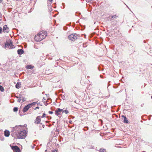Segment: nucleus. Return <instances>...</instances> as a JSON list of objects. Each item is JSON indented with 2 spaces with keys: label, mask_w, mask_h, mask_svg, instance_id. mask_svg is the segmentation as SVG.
<instances>
[{
  "label": "nucleus",
  "mask_w": 152,
  "mask_h": 152,
  "mask_svg": "<svg viewBox=\"0 0 152 152\" xmlns=\"http://www.w3.org/2000/svg\"><path fill=\"white\" fill-rule=\"evenodd\" d=\"M111 16V17L112 19L113 18H115L116 17V16L115 15Z\"/></svg>",
  "instance_id": "473e14b6"
},
{
  "label": "nucleus",
  "mask_w": 152,
  "mask_h": 152,
  "mask_svg": "<svg viewBox=\"0 0 152 152\" xmlns=\"http://www.w3.org/2000/svg\"><path fill=\"white\" fill-rule=\"evenodd\" d=\"M151 116H152V115H149V116H148L149 118H148V119L149 121H150L151 120Z\"/></svg>",
  "instance_id": "ea45409f"
},
{
  "label": "nucleus",
  "mask_w": 152,
  "mask_h": 152,
  "mask_svg": "<svg viewBox=\"0 0 152 152\" xmlns=\"http://www.w3.org/2000/svg\"><path fill=\"white\" fill-rule=\"evenodd\" d=\"M62 5L63 6V9H64L65 8V4L64 3H62Z\"/></svg>",
  "instance_id": "4c0bfd02"
},
{
  "label": "nucleus",
  "mask_w": 152,
  "mask_h": 152,
  "mask_svg": "<svg viewBox=\"0 0 152 152\" xmlns=\"http://www.w3.org/2000/svg\"><path fill=\"white\" fill-rule=\"evenodd\" d=\"M49 10H51V11H52V8H51V7H50V9H49Z\"/></svg>",
  "instance_id": "e2e57ef3"
},
{
  "label": "nucleus",
  "mask_w": 152,
  "mask_h": 152,
  "mask_svg": "<svg viewBox=\"0 0 152 152\" xmlns=\"http://www.w3.org/2000/svg\"><path fill=\"white\" fill-rule=\"evenodd\" d=\"M4 136L6 137H8L10 135V134H4Z\"/></svg>",
  "instance_id": "f704fd0d"
},
{
  "label": "nucleus",
  "mask_w": 152,
  "mask_h": 152,
  "mask_svg": "<svg viewBox=\"0 0 152 152\" xmlns=\"http://www.w3.org/2000/svg\"><path fill=\"white\" fill-rule=\"evenodd\" d=\"M102 65L99 66L98 67V69L99 71H101L103 70V68L102 67Z\"/></svg>",
  "instance_id": "6ab92c4d"
},
{
  "label": "nucleus",
  "mask_w": 152,
  "mask_h": 152,
  "mask_svg": "<svg viewBox=\"0 0 152 152\" xmlns=\"http://www.w3.org/2000/svg\"><path fill=\"white\" fill-rule=\"evenodd\" d=\"M48 113L50 114H52L53 113V111H49Z\"/></svg>",
  "instance_id": "58836bf2"
},
{
  "label": "nucleus",
  "mask_w": 152,
  "mask_h": 152,
  "mask_svg": "<svg viewBox=\"0 0 152 152\" xmlns=\"http://www.w3.org/2000/svg\"><path fill=\"white\" fill-rule=\"evenodd\" d=\"M135 134L134 135V137H135V135H136V134Z\"/></svg>",
  "instance_id": "bf43d9fd"
},
{
  "label": "nucleus",
  "mask_w": 152,
  "mask_h": 152,
  "mask_svg": "<svg viewBox=\"0 0 152 152\" xmlns=\"http://www.w3.org/2000/svg\"><path fill=\"white\" fill-rule=\"evenodd\" d=\"M3 0H0V3H1L2 2Z\"/></svg>",
  "instance_id": "603ef678"
},
{
  "label": "nucleus",
  "mask_w": 152,
  "mask_h": 152,
  "mask_svg": "<svg viewBox=\"0 0 152 152\" xmlns=\"http://www.w3.org/2000/svg\"><path fill=\"white\" fill-rule=\"evenodd\" d=\"M48 103H46V104H45V105L46 106H47L48 104Z\"/></svg>",
  "instance_id": "0e129e2a"
},
{
  "label": "nucleus",
  "mask_w": 152,
  "mask_h": 152,
  "mask_svg": "<svg viewBox=\"0 0 152 152\" xmlns=\"http://www.w3.org/2000/svg\"><path fill=\"white\" fill-rule=\"evenodd\" d=\"M73 38H74V34H72L68 36V38L72 41H74Z\"/></svg>",
  "instance_id": "4468645a"
},
{
  "label": "nucleus",
  "mask_w": 152,
  "mask_h": 152,
  "mask_svg": "<svg viewBox=\"0 0 152 152\" xmlns=\"http://www.w3.org/2000/svg\"><path fill=\"white\" fill-rule=\"evenodd\" d=\"M15 96L16 98L19 99L18 96Z\"/></svg>",
  "instance_id": "864d4df0"
},
{
  "label": "nucleus",
  "mask_w": 152,
  "mask_h": 152,
  "mask_svg": "<svg viewBox=\"0 0 152 152\" xmlns=\"http://www.w3.org/2000/svg\"><path fill=\"white\" fill-rule=\"evenodd\" d=\"M42 100H43V101H44V100H45V97H44L43 98V99Z\"/></svg>",
  "instance_id": "de8ad7c7"
},
{
  "label": "nucleus",
  "mask_w": 152,
  "mask_h": 152,
  "mask_svg": "<svg viewBox=\"0 0 152 152\" xmlns=\"http://www.w3.org/2000/svg\"><path fill=\"white\" fill-rule=\"evenodd\" d=\"M47 35V31L44 30L40 31L39 32V42H40L45 39Z\"/></svg>",
  "instance_id": "f03ea898"
},
{
  "label": "nucleus",
  "mask_w": 152,
  "mask_h": 152,
  "mask_svg": "<svg viewBox=\"0 0 152 152\" xmlns=\"http://www.w3.org/2000/svg\"><path fill=\"white\" fill-rule=\"evenodd\" d=\"M61 111H62V109L60 108H57L55 111V114L57 116L60 115Z\"/></svg>",
  "instance_id": "6e6552de"
},
{
  "label": "nucleus",
  "mask_w": 152,
  "mask_h": 152,
  "mask_svg": "<svg viewBox=\"0 0 152 152\" xmlns=\"http://www.w3.org/2000/svg\"><path fill=\"white\" fill-rule=\"evenodd\" d=\"M85 129L86 128L87 129L86 130H88V127H85Z\"/></svg>",
  "instance_id": "6e6d98bb"
},
{
  "label": "nucleus",
  "mask_w": 152,
  "mask_h": 152,
  "mask_svg": "<svg viewBox=\"0 0 152 152\" xmlns=\"http://www.w3.org/2000/svg\"><path fill=\"white\" fill-rule=\"evenodd\" d=\"M86 1L87 2L90 3H91V1H93V0H86Z\"/></svg>",
  "instance_id": "c756f323"
},
{
  "label": "nucleus",
  "mask_w": 152,
  "mask_h": 152,
  "mask_svg": "<svg viewBox=\"0 0 152 152\" xmlns=\"http://www.w3.org/2000/svg\"><path fill=\"white\" fill-rule=\"evenodd\" d=\"M81 13L79 12H77L75 13V15L76 16H78L80 15Z\"/></svg>",
  "instance_id": "b1692460"
},
{
  "label": "nucleus",
  "mask_w": 152,
  "mask_h": 152,
  "mask_svg": "<svg viewBox=\"0 0 152 152\" xmlns=\"http://www.w3.org/2000/svg\"><path fill=\"white\" fill-rule=\"evenodd\" d=\"M26 126V124H25L23 126H16L13 128L11 132L14 133H27L28 131Z\"/></svg>",
  "instance_id": "f257e3e1"
},
{
  "label": "nucleus",
  "mask_w": 152,
  "mask_h": 152,
  "mask_svg": "<svg viewBox=\"0 0 152 152\" xmlns=\"http://www.w3.org/2000/svg\"><path fill=\"white\" fill-rule=\"evenodd\" d=\"M37 36H38V34H37L35 36V37L34 38V40H35V41H36L37 42H38V40L37 39V38H36V37Z\"/></svg>",
  "instance_id": "cd10ccee"
},
{
  "label": "nucleus",
  "mask_w": 152,
  "mask_h": 152,
  "mask_svg": "<svg viewBox=\"0 0 152 152\" xmlns=\"http://www.w3.org/2000/svg\"><path fill=\"white\" fill-rule=\"evenodd\" d=\"M12 149L14 152H20V150L19 148L17 146H11Z\"/></svg>",
  "instance_id": "423d86ee"
},
{
  "label": "nucleus",
  "mask_w": 152,
  "mask_h": 152,
  "mask_svg": "<svg viewBox=\"0 0 152 152\" xmlns=\"http://www.w3.org/2000/svg\"><path fill=\"white\" fill-rule=\"evenodd\" d=\"M3 132V130L2 129L0 130V133H2Z\"/></svg>",
  "instance_id": "c03bdc74"
},
{
  "label": "nucleus",
  "mask_w": 152,
  "mask_h": 152,
  "mask_svg": "<svg viewBox=\"0 0 152 152\" xmlns=\"http://www.w3.org/2000/svg\"><path fill=\"white\" fill-rule=\"evenodd\" d=\"M42 126L43 128H44L45 126V125H42Z\"/></svg>",
  "instance_id": "09e8293b"
},
{
  "label": "nucleus",
  "mask_w": 152,
  "mask_h": 152,
  "mask_svg": "<svg viewBox=\"0 0 152 152\" xmlns=\"http://www.w3.org/2000/svg\"><path fill=\"white\" fill-rule=\"evenodd\" d=\"M122 118L123 119H124V120L123 121V122L125 124H128L129 123L126 117V116H124V115H122L121 116Z\"/></svg>",
  "instance_id": "9b49d317"
},
{
  "label": "nucleus",
  "mask_w": 152,
  "mask_h": 152,
  "mask_svg": "<svg viewBox=\"0 0 152 152\" xmlns=\"http://www.w3.org/2000/svg\"><path fill=\"white\" fill-rule=\"evenodd\" d=\"M77 34H75V35H74V38H73L74 40L75 39H77Z\"/></svg>",
  "instance_id": "bb28decb"
},
{
  "label": "nucleus",
  "mask_w": 152,
  "mask_h": 152,
  "mask_svg": "<svg viewBox=\"0 0 152 152\" xmlns=\"http://www.w3.org/2000/svg\"><path fill=\"white\" fill-rule=\"evenodd\" d=\"M5 45L6 46L12 49L15 48V47H14V45L11 42H10V43L7 42L5 44Z\"/></svg>",
  "instance_id": "0eeeda50"
},
{
  "label": "nucleus",
  "mask_w": 152,
  "mask_h": 152,
  "mask_svg": "<svg viewBox=\"0 0 152 152\" xmlns=\"http://www.w3.org/2000/svg\"><path fill=\"white\" fill-rule=\"evenodd\" d=\"M3 31L4 32V33H8L9 31V28L7 27V25H6L3 26Z\"/></svg>",
  "instance_id": "1a4fd4ad"
},
{
  "label": "nucleus",
  "mask_w": 152,
  "mask_h": 152,
  "mask_svg": "<svg viewBox=\"0 0 152 152\" xmlns=\"http://www.w3.org/2000/svg\"><path fill=\"white\" fill-rule=\"evenodd\" d=\"M36 120L35 121L34 123L36 124H38V116H37L36 118Z\"/></svg>",
  "instance_id": "5701e85b"
},
{
  "label": "nucleus",
  "mask_w": 152,
  "mask_h": 152,
  "mask_svg": "<svg viewBox=\"0 0 152 152\" xmlns=\"http://www.w3.org/2000/svg\"><path fill=\"white\" fill-rule=\"evenodd\" d=\"M34 67L33 66L31 65H27L26 67V68L27 69H32Z\"/></svg>",
  "instance_id": "2eb2a0df"
},
{
  "label": "nucleus",
  "mask_w": 152,
  "mask_h": 152,
  "mask_svg": "<svg viewBox=\"0 0 152 152\" xmlns=\"http://www.w3.org/2000/svg\"><path fill=\"white\" fill-rule=\"evenodd\" d=\"M20 83H17V84L15 85V87L16 88L18 89L19 88V87H20L19 84Z\"/></svg>",
  "instance_id": "412c9836"
},
{
  "label": "nucleus",
  "mask_w": 152,
  "mask_h": 152,
  "mask_svg": "<svg viewBox=\"0 0 152 152\" xmlns=\"http://www.w3.org/2000/svg\"><path fill=\"white\" fill-rule=\"evenodd\" d=\"M13 110L15 112H17L18 110V108L17 107H15L13 108Z\"/></svg>",
  "instance_id": "393cba45"
},
{
  "label": "nucleus",
  "mask_w": 152,
  "mask_h": 152,
  "mask_svg": "<svg viewBox=\"0 0 152 152\" xmlns=\"http://www.w3.org/2000/svg\"><path fill=\"white\" fill-rule=\"evenodd\" d=\"M18 97L19 99H20L22 100V102H23L24 101H25L26 100V99L23 97L22 95L21 94H19L18 95Z\"/></svg>",
  "instance_id": "f8f14e48"
},
{
  "label": "nucleus",
  "mask_w": 152,
  "mask_h": 152,
  "mask_svg": "<svg viewBox=\"0 0 152 152\" xmlns=\"http://www.w3.org/2000/svg\"><path fill=\"white\" fill-rule=\"evenodd\" d=\"M4 133H10V132L9 130H6L4 131Z\"/></svg>",
  "instance_id": "7c9ffc66"
},
{
  "label": "nucleus",
  "mask_w": 152,
  "mask_h": 152,
  "mask_svg": "<svg viewBox=\"0 0 152 152\" xmlns=\"http://www.w3.org/2000/svg\"><path fill=\"white\" fill-rule=\"evenodd\" d=\"M67 27L66 26H64L63 27V29L64 30H66L67 29Z\"/></svg>",
  "instance_id": "c9c22d12"
},
{
  "label": "nucleus",
  "mask_w": 152,
  "mask_h": 152,
  "mask_svg": "<svg viewBox=\"0 0 152 152\" xmlns=\"http://www.w3.org/2000/svg\"><path fill=\"white\" fill-rule=\"evenodd\" d=\"M58 134H54L53 135L52 134L50 135V137H52V139H51L50 141L49 142H48L47 144V149H48V147H49L50 146V147H51V145H50V144H51L50 142H51L52 140H53L54 138L55 140H56V138H55V137H56V136H58ZM57 140L56 139V140Z\"/></svg>",
  "instance_id": "39448f33"
},
{
  "label": "nucleus",
  "mask_w": 152,
  "mask_h": 152,
  "mask_svg": "<svg viewBox=\"0 0 152 152\" xmlns=\"http://www.w3.org/2000/svg\"><path fill=\"white\" fill-rule=\"evenodd\" d=\"M0 90L1 91H3L4 90V89L3 87L2 86L0 85Z\"/></svg>",
  "instance_id": "a878e982"
},
{
  "label": "nucleus",
  "mask_w": 152,
  "mask_h": 152,
  "mask_svg": "<svg viewBox=\"0 0 152 152\" xmlns=\"http://www.w3.org/2000/svg\"><path fill=\"white\" fill-rule=\"evenodd\" d=\"M51 146L52 148H50L51 152H58V150L56 148H57L58 147V144L56 143L53 142Z\"/></svg>",
  "instance_id": "7ed1b4c3"
},
{
  "label": "nucleus",
  "mask_w": 152,
  "mask_h": 152,
  "mask_svg": "<svg viewBox=\"0 0 152 152\" xmlns=\"http://www.w3.org/2000/svg\"><path fill=\"white\" fill-rule=\"evenodd\" d=\"M150 53H152V50H151L150 51ZM150 55H151V56H152V54H150Z\"/></svg>",
  "instance_id": "49530a36"
},
{
  "label": "nucleus",
  "mask_w": 152,
  "mask_h": 152,
  "mask_svg": "<svg viewBox=\"0 0 152 152\" xmlns=\"http://www.w3.org/2000/svg\"><path fill=\"white\" fill-rule=\"evenodd\" d=\"M47 117L48 118V120L50 119L51 118V117L50 116H47Z\"/></svg>",
  "instance_id": "e433bc0d"
},
{
  "label": "nucleus",
  "mask_w": 152,
  "mask_h": 152,
  "mask_svg": "<svg viewBox=\"0 0 152 152\" xmlns=\"http://www.w3.org/2000/svg\"><path fill=\"white\" fill-rule=\"evenodd\" d=\"M4 140V138H2V139H1V140H2V141Z\"/></svg>",
  "instance_id": "4d7b16f0"
},
{
  "label": "nucleus",
  "mask_w": 152,
  "mask_h": 152,
  "mask_svg": "<svg viewBox=\"0 0 152 152\" xmlns=\"http://www.w3.org/2000/svg\"><path fill=\"white\" fill-rule=\"evenodd\" d=\"M101 134H102L100 133L99 135H100V136L102 137V136L101 135Z\"/></svg>",
  "instance_id": "69168bd1"
},
{
  "label": "nucleus",
  "mask_w": 152,
  "mask_h": 152,
  "mask_svg": "<svg viewBox=\"0 0 152 152\" xmlns=\"http://www.w3.org/2000/svg\"><path fill=\"white\" fill-rule=\"evenodd\" d=\"M1 13H0V22L1 20Z\"/></svg>",
  "instance_id": "a18cd8bd"
},
{
  "label": "nucleus",
  "mask_w": 152,
  "mask_h": 152,
  "mask_svg": "<svg viewBox=\"0 0 152 152\" xmlns=\"http://www.w3.org/2000/svg\"><path fill=\"white\" fill-rule=\"evenodd\" d=\"M46 114L45 113H43L42 115V116L40 115V117L41 118H43L44 117H46Z\"/></svg>",
  "instance_id": "aec40b11"
},
{
  "label": "nucleus",
  "mask_w": 152,
  "mask_h": 152,
  "mask_svg": "<svg viewBox=\"0 0 152 152\" xmlns=\"http://www.w3.org/2000/svg\"><path fill=\"white\" fill-rule=\"evenodd\" d=\"M126 7L129 9V7H128V6L126 5Z\"/></svg>",
  "instance_id": "5fc2aeb1"
},
{
  "label": "nucleus",
  "mask_w": 152,
  "mask_h": 152,
  "mask_svg": "<svg viewBox=\"0 0 152 152\" xmlns=\"http://www.w3.org/2000/svg\"><path fill=\"white\" fill-rule=\"evenodd\" d=\"M27 134H16L15 135H13L14 137L18 139L24 138L26 136ZM12 136H13L12 135Z\"/></svg>",
  "instance_id": "20e7f679"
},
{
  "label": "nucleus",
  "mask_w": 152,
  "mask_h": 152,
  "mask_svg": "<svg viewBox=\"0 0 152 152\" xmlns=\"http://www.w3.org/2000/svg\"><path fill=\"white\" fill-rule=\"evenodd\" d=\"M17 52L19 55H21L23 53L24 51L22 49H20L18 50Z\"/></svg>",
  "instance_id": "ddd939ff"
},
{
  "label": "nucleus",
  "mask_w": 152,
  "mask_h": 152,
  "mask_svg": "<svg viewBox=\"0 0 152 152\" xmlns=\"http://www.w3.org/2000/svg\"><path fill=\"white\" fill-rule=\"evenodd\" d=\"M79 22V21H77V22H76V23H78Z\"/></svg>",
  "instance_id": "774afa93"
},
{
  "label": "nucleus",
  "mask_w": 152,
  "mask_h": 152,
  "mask_svg": "<svg viewBox=\"0 0 152 152\" xmlns=\"http://www.w3.org/2000/svg\"><path fill=\"white\" fill-rule=\"evenodd\" d=\"M69 123L70 124H72V121L70 120H69Z\"/></svg>",
  "instance_id": "37998d69"
},
{
  "label": "nucleus",
  "mask_w": 152,
  "mask_h": 152,
  "mask_svg": "<svg viewBox=\"0 0 152 152\" xmlns=\"http://www.w3.org/2000/svg\"><path fill=\"white\" fill-rule=\"evenodd\" d=\"M99 151V152H106V150L102 148H100Z\"/></svg>",
  "instance_id": "dca6fc26"
},
{
  "label": "nucleus",
  "mask_w": 152,
  "mask_h": 152,
  "mask_svg": "<svg viewBox=\"0 0 152 152\" xmlns=\"http://www.w3.org/2000/svg\"><path fill=\"white\" fill-rule=\"evenodd\" d=\"M106 19L108 21H111L113 20V19H112L111 17V16H109L106 18Z\"/></svg>",
  "instance_id": "a211bd4d"
},
{
  "label": "nucleus",
  "mask_w": 152,
  "mask_h": 152,
  "mask_svg": "<svg viewBox=\"0 0 152 152\" xmlns=\"http://www.w3.org/2000/svg\"><path fill=\"white\" fill-rule=\"evenodd\" d=\"M75 118V117L74 116H72V118Z\"/></svg>",
  "instance_id": "338daca9"
},
{
  "label": "nucleus",
  "mask_w": 152,
  "mask_h": 152,
  "mask_svg": "<svg viewBox=\"0 0 152 152\" xmlns=\"http://www.w3.org/2000/svg\"><path fill=\"white\" fill-rule=\"evenodd\" d=\"M48 1L50 2H51L53 1V0H48Z\"/></svg>",
  "instance_id": "052dcab7"
},
{
  "label": "nucleus",
  "mask_w": 152,
  "mask_h": 152,
  "mask_svg": "<svg viewBox=\"0 0 152 152\" xmlns=\"http://www.w3.org/2000/svg\"><path fill=\"white\" fill-rule=\"evenodd\" d=\"M62 111H61V112L63 113H65L66 114H68L69 112V111L67 110H64L63 109H62Z\"/></svg>",
  "instance_id": "f3484780"
},
{
  "label": "nucleus",
  "mask_w": 152,
  "mask_h": 152,
  "mask_svg": "<svg viewBox=\"0 0 152 152\" xmlns=\"http://www.w3.org/2000/svg\"><path fill=\"white\" fill-rule=\"evenodd\" d=\"M61 97L63 100H65L66 99L65 96L64 95H62Z\"/></svg>",
  "instance_id": "2f4dec72"
},
{
  "label": "nucleus",
  "mask_w": 152,
  "mask_h": 152,
  "mask_svg": "<svg viewBox=\"0 0 152 152\" xmlns=\"http://www.w3.org/2000/svg\"><path fill=\"white\" fill-rule=\"evenodd\" d=\"M17 101L19 102H22V100L20 99H19Z\"/></svg>",
  "instance_id": "a19ab883"
},
{
  "label": "nucleus",
  "mask_w": 152,
  "mask_h": 152,
  "mask_svg": "<svg viewBox=\"0 0 152 152\" xmlns=\"http://www.w3.org/2000/svg\"><path fill=\"white\" fill-rule=\"evenodd\" d=\"M37 109H38V106H37L36 108H35L34 110H36Z\"/></svg>",
  "instance_id": "8fccbe9b"
},
{
  "label": "nucleus",
  "mask_w": 152,
  "mask_h": 152,
  "mask_svg": "<svg viewBox=\"0 0 152 152\" xmlns=\"http://www.w3.org/2000/svg\"><path fill=\"white\" fill-rule=\"evenodd\" d=\"M37 103V102H34L32 103L31 104H31V107L32 106L34 105H35V104H36Z\"/></svg>",
  "instance_id": "4be33fe9"
},
{
  "label": "nucleus",
  "mask_w": 152,
  "mask_h": 152,
  "mask_svg": "<svg viewBox=\"0 0 152 152\" xmlns=\"http://www.w3.org/2000/svg\"><path fill=\"white\" fill-rule=\"evenodd\" d=\"M31 107V104H28L26 105L23 108V112L27 111Z\"/></svg>",
  "instance_id": "9d476101"
},
{
  "label": "nucleus",
  "mask_w": 152,
  "mask_h": 152,
  "mask_svg": "<svg viewBox=\"0 0 152 152\" xmlns=\"http://www.w3.org/2000/svg\"><path fill=\"white\" fill-rule=\"evenodd\" d=\"M39 105H42V104H40V103H39Z\"/></svg>",
  "instance_id": "13d9d810"
},
{
  "label": "nucleus",
  "mask_w": 152,
  "mask_h": 152,
  "mask_svg": "<svg viewBox=\"0 0 152 152\" xmlns=\"http://www.w3.org/2000/svg\"><path fill=\"white\" fill-rule=\"evenodd\" d=\"M37 43H35L34 45V47L35 48H37L38 46H37Z\"/></svg>",
  "instance_id": "c85d7f7f"
},
{
  "label": "nucleus",
  "mask_w": 152,
  "mask_h": 152,
  "mask_svg": "<svg viewBox=\"0 0 152 152\" xmlns=\"http://www.w3.org/2000/svg\"><path fill=\"white\" fill-rule=\"evenodd\" d=\"M40 115L39 116V124L40 123V121H41V118L40 117Z\"/></svg>",
  "instance_id": "72a5a7b5"
},
{
  "label": "nucleus",
  "mask_w": 152,
  "mask_h": 152,
  "mask_svg": "<svg viewBox=\"0 0 152 152\" xmlns=\"http://www.w3.org/2000/svg\"><path fill=\"white\" fill-rule=\"evenodd\" d=\"M100 77H101V78H102V77H103V76H102V75H100Z\"/></svg>",
  "instance_id": "3c124183"
},
{
  "label": "nucleus",
  "mask_w": 152,
  "mask_h": 152,
  "mask_svg": "<svg viewBox=\"0 0 152 152\" xmlns=\"http://www.w3.org/2000/svg\"><path fill=\"white\" fill-rule=\"evenodd\" d=\"M2 32V28L1 27H0V34Z\"/></svg>",
  "instance_id": "79ce46f5"
},
{
  "label": "nucleus",
  "mask_w": 152,
  "mask_h": 152,
  "mask_svg": "<svg viewBox=\"0 0 152 152\" xmlns=\"http://www.w3.org/2000/svg\"><path fill=\"white\" fill-rule=\"evenodd\" d=\"M49 10H51V11H52V8H51V7H50V9H49Z\"/></svg>",
  "instance_id": "680f3d73"
}]
</instances>
